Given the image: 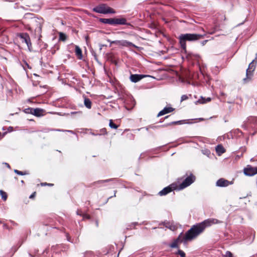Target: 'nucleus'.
<instances>
[{"label": "nucleus", "mask_w": 257, "mask_h": 257, "mask_svg": "<svg viewBox=\"0 0 257 257\" xmlns=\"http://www.w3.org/2000/svg\"><path fill=\"white\" fill-rule=\"evenodd\" d=\"M222 222L215 218H208L204 220L200 223L193 225L191 228L189 229L186 233L185 236H183L182 233H181L178 237L170 244L171 248L178 247V243L183 242L186 244L187 241L191 240L196 238L200 234H201L204 229L208 227L211 226L212 224H219Z\"/></svg>", "instance_id": "nucleus-1"}, {"label": "nucleus", "mask_w": 257, "mask_h": 257, "mask_svg": "<svg viewBox=\"0 0 257 257\" xmlns=\"http://www.w3.org/2000/svg\"><path fill=\"white\" fill-rule=\"evenodd\" d=\"M205 35H201L198 34H190L187 33L181 34L179 37V42L181 47L183 50H186V41L194 42L202 39Z\"/></svg>", "instance_id": "nucleus-2"}, {"label": "nucleus", "mask_w": 257, "mask_h": 257, "mask_svg": "<svg viewBox=\"0 0 257 257\" xmlns=\"http://www.w3.org/2000/svg\"><path fill=\"white\" fill-rule=\"evenodd\" d=\"M99 21L104 24H108L111 26L127 25L133 27V25L127 22V20L124 18H100Z\"/></svg>", "instance_id": "nucleus-3"}, {"label": "nucleus", "mask_w": 257, "mask_h": 257, "mask_svg": "<svg viewBox=\"0 0 257 257\" xmlns=\"http://www.w3.org/2000/svg\"><path fill=\"white\" fill-rule=\"evenodd\" d=\"M92 11L102 14H115V11L105 4H100L93 8Z\"/></svg>", "instance_id": "nucleus-4"}, {"label": "nucleus", "mask_w": 257, "mask_h": 257, "mask_svg": "<svg viewBox=\"0 0 257 257\" xmlns=\"http://www.w3.org/2000/svg\"><path fill=\"white\" fill-rule=\"evenodd\" d=\"M187 177L183 181V182L179 185V187H177L178 190H183L184 188L189 186L193 183H194L196 180L195 176L192 173H189V175L186 173Z\"/></svg>", "instance_id": "nucleus-5"}, {"label": "nucleus", "mask_w": 257, "mask_h": 257, "mask_svg": "<svg viewBox=\"0 0 257 257\" xmlns=\"http://www.w3.org/2000/svg\"><path fill=\"white\" fill-rule=\"evenodd\" d=\"M17 37H19L20 41L22 43H25L27 45L29 51L32 50V43L28 34L27 33H17Z\"/></svg>", "instance_id": "nucleus-6"}, {"label": "nucleus", "mask_w": 257, "mask_h": 257, "mask_svg": "<svg viewBox=\"0 0 257 257\" xmlns=\"http://www.w3.org/2000/svg\"><path fill=\"white\" fill-rule=\"evenodd\" d=\"M255 68V64L253 60L251 63H249L248 67L246 70V78L243 79V81L245 82H247L248 80L251 79L252 76L253 71L254 70Z\"/></svg>", "instance_id": "nucleus-7"}, {"label": "nucleus", "mask_w": 257, "mask_h": 257, "mask_svg": "<svg viewBox=\"0 0 257 257\" xmlns=\"http://www.w3.org/2000/svg\"><path fill=\"white\" fill-rule=\"evenodd\" d=\"M174 190H178L177 186L176 184L173 183L170 185L166 187H165L163 189H162L158 193V194L160 196H164L168 194V193H170L171 192Z\"/></svg>", "instance_id": "nucleus-8"}, {"label": "nucleus", "mask_w": 257, "mask_h": 257, "mask_svg": "<svg viewBox=\"0 0 257 257\" xmlns=\"http://www.w3.org/2000/svg\"><path fill=\"white\" fill-rule=\"evenodd\" d=\"M243 173L247 176H252L257 174V167H252L251 165H247L244 168Z\"/></svg>", "instance_id": "nucleus-9"}, {"label": "nucleus", "mask_w": 257, "mask_h": 257, "mask_svg": "<svg viewBox=\"0 0 257 257\" xmlns=\"http://www.w3.org/2000/svg\"><path fill=\"white\" fill-rule=\"evenodd\" d=\"M147 76H148L143 74H131L130 76V79L132 82L137 83Z\"/></svg>", "instance_id": "nucleus-10"}, {"label": "nucleus", "mask_w": 257, "mask_h": 257, "mask_svg": "<svg viewBox=\"0 0 257 257\" xmlns=\"http://www.w3.org/2000/svg\"><path fill=\"white\" fill-rule=\"evenodd\" d=\"M232 184V182L225 180L224 178H220L216 182V185L218 187H227Z\"/></svg>", "instance_id": "nucleus-11"}, {"label": "nucleus", "mask_w": 257, "mask_h": 257, "mask_svg": "<svg viewBox=\"0 0 257 257\" xmlns=\"http://www.w3.org/2000/svg\"><path fill=\"white\" fill-rule=\"evenodd\" d=\"M174 110V108L172 107H165L163 109L161 110L158 114L157 116L159 117L167 114L168 113L171 112Z\"/></svg>", "instance_id": "nucleus-12"}, {"label": "nucleus", "mask_w": 257, "mask_h": 257, "mask_svg": "<svg viewBox=\"0 0 257 257\" xmlns=\"http://www.w3.org/2000/svg\"><path fill=\"white\" fill-rule=\"evenodd\" d=\"M117 43L119 45H121V46H124V47H135V48L137 47L133 43L127 41V40H121V41H118Z\"/></svg>", "instance_id": "nucleus-13"}, {"label": "nucleus", "mask_w": 257, "mask_h": 257, "mask_svg": "<svg viewBox=\"0 0 257 257\" xmlns=\"http://www.w3.org/2000/svg\"><path fill=\"white\" fill-rule=\"evenodd\" d=\"M44 112V110L41 108H33L32 110V114L36 116H41L43 115V113Z\"/></svg>", "instance_id": "nucleus-14"}, {"label": "nucleus", "mask_w": 257, "mask_h": 257, "mask_svg": "<svg viewBox=\"0 0 257 257\" xmlns=\"http://www.w3.org/2000/svg\"><path fill=\"white\" fill-rule=\"evenodd\" d=\"M211 101V98L210 97H203L201 96L200 99H199L196 102V103H200V104H204L205 103H207L208 102H209Z\"/></svg>", "instance_id": "nucleus-15"}, {"label": "nucleus", "mask_w": 257, "mask_h": 257, "mask_svg": "<svg viewBox=\"0 0 257 257\" xmlns=\"http://www.w3.org/2000/svg\"><path fill=\"white\" fill-rule=\"evenodd\" d=\"M215 150L217 154L219 156L225 152V149L221 145H217Z\"/></svg>", "instance_id": "nucleus-16"}, {"label": "nucleus", "mask_w": 257, "mask_h": 257, "mask_svg": "<svg viewBox=\"0 0 257 257\" xmlns=\"http://www.w3.org/2000/svg\"><path fill=\"white\" fill-rule=\"evenodd\" d=\"M75 54L79 59H82V54L81 49L77 45L75 46Z\"/></svg>", "instance_id": "nucleus-17"}, {"label": "nucleus", "mask_w": 257, "mask_h": 257, "mask_svg": "<svg viewBox=\"0 0 257 257\" xmlns=\"http://www.w3.org/2000/svg\"><path fill=\"white\" fill-rule=\"evenodd\" d=\"M84 103L86 108L88 109H90L91 108L92 103L90 99L85 96L84 97Z\"/></svg>", "instance_id": "nucleus-18"}, {"label": "nucleus", "mask_w": 257, "mask_h": 257, "mask_svg": "<svg viewBox=\"0 0 257 257\" xmlns=\"http://www.w3.org/2000/svg\"><path fill=\"white\" fill-rule=\"evenodd\" d=\"M0 195L1 196L2 199L4 201H5L7 200L8 196L6 192H5L2 190H0Z\"/></svg>", "instance_id": "nucleus-19"}, {"label": "nucleus", "mask_w": 257, "mask_h": 257, "mask_svg": "<svg viewBox=\"0 0 257 257\" xmlns=\"http://www.w3.org/2000/svg\"><path fill=\"white\" fill-rule=\"evenodd\" d=\"M109 126L111 128H114V129H116L118 127V125L115 124V123H114L113 122V120L112 119L109 120Z\"/></svg>", "instance_id": "nucleus-20"}, {"label": "nucleus", "mask_w": 257, "mask_h": 257, "mask_svg": "<svg viewBox=\"0 0 257 257\" xmlns=\"http://www.w3.org/2000/svg\"><path fill=\"white\" fill-rule=\"evenodd\" d=\"M66 39V35L63 33H59V40L62 41H65Z\"/></svg>", "instance_id": "nucleus-21"}, {"label": "nucleus", "mask_w": 257, "mask_h": 257, "mask_svg": "<svg viewBox=\"0 0 257 257\" xmlns=\"http://www.w3.org/2000/svg\"><path fill=\"white\" fill-rule=\"evenodd\" d=\"M176 253L180 255L181 257H186L185 253L181 249H179Z\"/></svg>", "instance_id": "nucleus-22"}, {"label": "nucleus", "mask_w": 257, "mask_h": 257, "mask_svg": "<svg viewBox=\"0 0 257 257\" xmlns=\"http://www.w3.org/2000/svg\"><path fill=\"white\" fill-rule=\"evenodd\" d=\"M33 108L29 107L24 110V112L27 114H32Z\"/></svg>", "instance_id": "nucleus-23"}, {"label": "nucleus", "mask_w": 257, "mask_h": 257, "mask_svg": "<svg viewBox=\"0 0 257 257\" xmlns=\"http://www.w3.org/2000/svg\"><path fill=\"white\" fill-rule=\"evenodd\" d=\"M117 181L118 180L116 179H107V180L99 181L98 182L99 183H103V182H109V181H114L115 182Z\"/></svg>", "instance_id": "nucleus-24"}, {"label": "nucleus", "mask_w": 257, "mask_h": 257, "mask_svg": "<svg viewBox=\"0 0 257 257\" xmlns=\"http://www.w3.org/2000/svg\"><path fill=\"white\" fill-rule=\"evenodd\" d=\"M29 174L28 171H21L17 170V175H28Z\"/></svg>", "instance_id": "nucleus-25"}, {"label": "nucleus", "mask_w": 257, "mask_h": 257, "mask_svg": "<svg viewBox=\"0 0 257 257\" xmlns=\"http://www.w3.org/2000/svg\"><path fill=\"white\" fill-rule=\"evenodd\" d=\"M184 120H178V121H172L171 122H169V124H171V125H173V124H182V122Z\"/></svg>", "instance_id": "nucleus-26"}, {"label": "nucleus", "mask_w": 257, "mask_h": 257, "mask_svg": "<svg viewBox=\"0 0 257 257\" xmlns=\"http://www.w3.org/2000/svg\"><path fill=\"white\" fill-rule=\"evenodd\" d=\"M224 257H233L232 253L230 251H226L224 255Z\"/></svg>", "instance_id": "nucleus-27"}, {"label": "nucleus", "mask_w": 257, "mask_h": 257, "mask_svg": "<svg viewBox=\"0 0 257 257\" xmlns=\"http://www.w3.org/2000/svg\"><path fill=\"white\" fill-rule=\"evenodd\" d=\"M135 228V226L134 225H133V222L128 224L126 226V229L127 230H129V229H134Z\"/></svg>", "instance_id": "nucleus-28"}, {"label": "nucleus", "mask_w": 257, "mask_h": 257, "mask_svg": "<svg viewBox=\"0 0 257 257\" xmlns=\"http://www.w3.org/2000/svg\"><path fill=\"white\" fill-rule=\"evenodd\" d=\"M188 98V96L186 95H183L181 98V101H183L185 100Z\"/></svg>", "instance_id": "nucleus-29"}, {"label": "nucleus", "mask_w": 257, "mask_h": 257, "mask_svg": "<svg viewBox=\"0 0 257 257\" xmlns=\"http://www.w3.org/2000/svg\"><path fill=\"white\" fill-rule=\"evenodd\" d=\"M91 54H92V55L94 57L95 60L97 61L98 59H97V55H96L95 52L94 51H92Z\"/></svg>", "instance_id": "nucleus-30"}, {"label": "nucleus", "mask_w": 257, "mask_h": 257, "mask_svg": "<svg viewBox=\"0 0 257 257\" xmlns=\"http://www.w3.org/2000/svg\"><path fill=\"white\" fill-rule=\"evenodd\" d=\"M82 216L83 217V219H90V216L87 214H82Z\"/></svg>", "instance_id": "nucleus-31"}, {"label": "nucleus", "mask_w": 257, "mask_h": 257, "mask_svg": "<svg viewBox=\"0 0 257 257\" xmlns=\"http://www.w3.org/2000/svg\"><path fill=\"white\" fill-rule=\"evenodd\" d=\"M101 134L105 135L107 134L106 130L105 128H102L100 130Z\"/></svg>", "instance_id": "nucleus-32"}, {"label": "nucleus", "mask_w": 257, "mask_h": 257, "mask_svg": "<svg viewBox=\"0 0 257 257\" xmlns=\"http://www.w3.org/2000/svg\"><path fill=\"white\" fill-rule=\"evenodd\" d=\"M66 236L67 237V240L70 242H73V241L71 240L70 236L69 235L68 233L66 234Z\"/></svg>", "instance_id": "nucleus-33"}, {"label": "nucleus", "mask_w": 257, "mask_h": 257, "mask_svg": "<svg viewBox=\"0 0 257 257\" xmlns=\"http://www.w3.org/2000/svg\"><path fill=\"white\" fill-rule=\"evenodd\" d=\"M41 185L42 186H53V184H50V183H41Z\"/></svg>", "instance_id": "nucleus-34"}, {"label": "nucleus", "mask_w": 257, "mask_h": 257, "mask_svg": "<svg viewBox=\"0 0 257 257\" xmlns=\"http://www.w3.org/2000/svg\"><path fill=\"white\" fill-rule=\"evenodd\" d=\"M55 131H58V132H65V131H67V132H70V133H73L72 131H66V130H59V129L55 130Z\"/></svg>", "instance_id": "nucleus-35"}, {"label": "nucleus", "mask_w": 257, "mask_h": 257, "mask_svg": "<svg viewBox=\"0 0 257 257\" xmlns=\"http://www.w3.org/2000/svg\"><path fill=\"white\" fill-rule=\"evenodd\" d=\"M35 195H36V192H34L33 193H32L30 196H29V198L30 199H32V198H33L35 196Z\"/></svg>", "instance_id": "nucleus-36"}, {"label": "nucleus", "mask_w": 257, "mask_h": 257, "mask_svg": "<svg viewBox=\"0 0 257 257\" xmlns=\"http://www.w3.org/2000/svg\"><path fill=\"white\" fill-rule=\"evenodd\" d=\"M207 41H208V40H204V41H202V42H201V45H202V46H204V45H205L206 44V43H207Z\"/></svg>", "instance_id": "nucleus-37"}, {"label": "nucleus", "mask_w": 257, "mask_h": 257, "mask_svg": "<svg viewBox=\"0 0 257 257\" xmlns=\"http://www.w3.org/2000/svg\"><path fill=\"white\" fill-rule=\"evenodd\" d=\"M203 154L208 156L210 154V152L208 150H205V151H204Z\"/></svg>", "instance_id": "nucleus-38"}, {"label": "nucleus", "mask_w": 257, "mask_h": 257, "mask_svg": "<svg viewBox=\"0 0 257 257\" xmlns=\"http://www.w3.org/2000/svg\"><path fill=\"white\" fill-rule=\"evenodd\" d=\"M13 127L12 126H9L8 128V132H11L13 131Z\"/></svg>", "instance_id": "nucleus-39"}, {"label": "nucleus", "mask_w": 257, "mask_h": 257, "mask_svg": "<svg viewBox=\"0 0 257 257\" xmlns=\"http://www.w3.org/2000/svg\"><path fill=\"white\" fill-rule=\"evenodd\" d=\"M169 124V123H166V124H164L161 125V126H162V127H167V126H170L171 124Z\"/></svg>", "instance_id": "nucleus-40"}, {"label": "nucleus", "mask_w": 257, "mask_h": 257, "mask_svg": "<svg viewBox=\"0 0 257 257\" xmlns=\"http://www.w3.org/2000/svg\"><path fill=\"white\" fill-rule=\"evenodd\" d=\"M158 127H159V126H156V125H150L149 126V127L152 128H158Z\"/></svg>", "instance_id": "nucleus-41"}, {"label": "nucleus", "mask_w": 257, "mask_h": 257, "mask_svg": "<svg viewBox=\"0 0 257 257\" xmlns=\"http://www.w3.org/2000/svg\"><path fill=\"white\" fill-rule=\"evenodd\" d=\"M82 214L83 213H80V212L79 211H78V210L77 211V214L78 215L82 216Z\"/></svg>", "instance_id": "nucleus-42"}, {"label": "nucleus", "mask_w": 257, "mask_h": 257, "mask_svg": "<svg viewBox=\"0 0 257 257\" xmlns=\"http://www.w3.org/2000/svg\"><path fill=\"white\" fill-rule=\"evenodd\" d=\"M139 223L138 222H133V225H134L135 226H136V225H139Z\"/></svg>", "instance_id": "nucleus-43"}, {"label": "nucleus", "mask_w": 257, "mask_h": 257, "mask_svg": "<svg viewBox=\"0 0 257 257\" xmlns=\"http://www.w3.org/2000/svg\"><path fill=\"white\" fill-rule=\"evenodd\" d=\"M55 247H55V246H52L51 247V250H52V251H54V250H55Z\"/></svg>", "instance_id": "nucleus-44"}, {"label": "nucleus", "mask_w": 257, "mask_h": 257, "mask_svg": "<svg viewBox=\"0 0 257 257\" xmlns=\"http://www.w3.org/2000/svg\"><path fill=\"white\" fill-rule=\"evenodd\" d=\"M5 164L8 168H10V165L8 163H5Z\"/></svg>", "instance_id": "nucleus-45"}, {"label": "nucleus", "mask_w": 257, "mask_h": 257, "mask_svg": "<svg viewBox=\"0 0 257 257\" xmlns=\"http://www.w3.org/2000/svg\"><path fill=\"white\" fill-rule=\"evenodd\" d=\"M95 225L97 227L98 226V221L97 220L95 221Z\"/></svg>", "instance_id": "nucleus-46"}, {"label": "nucleus", "mask_w": 257, "mask_h": 257, "mask_svg": "<svg viewBox=\"0 0 257 257\" xmlns=\"http://www.w3.org/2000/svg\"><path fill=\"white\" fill-rule=\"evenodd\" d=\"M91 134L93 136H97V135H100V134H94V133H91Z\"/></svg>", "instance_id": "nucleus-47"}, {"label": "nucleus", "mask_w": 257, "mask_h": 257, "mask_svg": "<svg viewBox=\"0 0 257 257\" xmlns=\"http://www.w3.org/2000/svg\"><path fill=\"white\" fill-rule=\"evenodd\" d=\"M166 227L169 228L171 230L173 229L172 226H168V225H166Z\"/></svg>", "instance_id": "nucleus-48"}, {"label": "nucleus", "mask_w": 257, "mask_h": 257, "mask_svg": "<svg viewBox=\"0 0 257 257\" xmlns=\"http://www.w3.org/2000/svg\"><path fill=\"white\" fill-rule=\"evenodd\" d=\"M235 131H237L238 133H240V134H242L241 132L238 129H237V130H236Z\"/></svg>", "instance_id": "nucleus-49"}, {"label": "nucleus", "mask_w": 257, "mask_h": 257, "mask_svg": "<svg viewBox=\"0 0 257 257\" xmlns=\"http://www.w3.org/2000/svg\"><path fill=\"white\" fill-rule=\"evenodd\" d=\"M25 63L26 65L28 67H29V65H28V64L26 62H25Z\"/></svg>", "instance_id": "nucleus-50"}, {"label": "nucleus", "mask_w": 257, "mask_h": 257, "mask_svg": "<svg viewBox=\"0 0 257 257\" xmlns=\"http://www.w3.org/2000/svg\"><path fill=\"white\" fill-rule=\"evenodd\" d=\"M149 128H150V127H149V126H148V127H146V130L147 131H148V129H149Z\"/></svg>", "instance_id": "nucleus-51"}, {"label": "nucleus", "mask_w": 257, "mask_h": 257, "mask_svg": "<svg viewBox=\"0 0 257 257\" xmlns=\"http://www.w3.org/2000/svg\"><path fill=\"white\" fill-rule=\"evenodd\" d=\"M20 65H21V66L23 67L24 69H25V70L26 69L25 67L24 66H22L21 64H20Z\"/></svg>", "instance_id": "nucleus-52"}, {"label": "nucleus", "mask_w": 257, "mask_h": 257, "mask_svg": "<svg viewBox=\"0 0 257 257\" xmlns=\"http://www.w3.org/2000/svg\"><path fill=\"white\" fill-rule=\"evenodd\" d=\"M44 252H46V253H47V249H45V250L44 251Z\"/></svg>", "instance_id": "nucleus-53"}, {"label": "nucleus", "mask_w": 257, "mask_h": 257, "mask_svg": "<svg viewBox=\"0 0 257 257\" xmlns=\"http://www.w3.org/2000/svg\"><path fill=\"white\" fill-rule=\"evenodd\" d=\"M6 133H7V132H4V133H3V136H4L6 134Z\"/></svg>", "instance_id": "nucleus-54"}, {"label": "nucleus", "mask_w": 257, "mask_h": 257, "mask_svg": "<svg viewBox=\"0 0 257 257\" xmlns=\"http://www.w3.org/2000/svg\"><path fill=\"white\" fill-rule=\"evenodd\" d=\"M169 116V115H167V116H165V118H168Z\"/></svg>", "instance_id": "nucleus-55"}, {"label": "nucleus", "mask_w": 257, "mask_h": 257, "mask_svg": "<svg viewBox=\"0 0 257 257\" xmlns=\"http://www.w3.org/2000/svg\"><path fill=\"white\" fill-rule=\"evenodd\" d=\"M3 136H1V133L0 132V138H2Z\"/></svg>", "instance_id": "nucleus-56"}, {"label": "nucleus", "mask_w": 257, "mask_h": 257, "mask_svg": "<svg viewBox=\"0 0 257 257\" xmlns=\"http://www.w3.org/2000/svg\"><path fill=\"white\" fill-rule=\"evenodd\" d=\"M14 172L16 173V172H17L16 169L14 170Z\"/></svg>", "instance_id": "nucleus-57"}, {"label": "nucleus", "mask_w": 257, "mask_h": 257, "mask_svg": "<svg viewBox=\"0 0 257 257\" xmlns=\"http://www.w3.org/2000/svg\"><path fill=\"white\" fill-rule=\"evenodd\" d=\"M221 95H224V94L223 93H222H222H221Z\"/></svg>", "instance_id": "nucleus-58"}, {"label": "nucleus", "mask_w": 257, "mask_h": 257, "mask_svg": "<svg viewBox=\"0 0 257 257\" xmlns=\"http://www.w3.org/2000/svg\"><path fill=\"white\" fill-rule=\"evenodd\" d=\"M3 130H4V131H5V128H4V127H3Z\"/></svg>", "instance_id": "nucleus-59"}, {"label": "nucleus", "mask_w": 257, "mask_h": 257, "mask_svg": "<svg viewBox=\"0 0 257 257\" xmlns=\"http://www.w3.org/2000/svg\"><path fill=\"white\" fill-rule=\"evenodd\" d=\"M21 182H22V183H24V181H23V180H22V181H21Z\"/></svg>", "instance_id": "nucleus-60"}, {"label": "nucleus", "mask_w": 257, "mask_h": 257, "mask_svg": "<svg viewBox=\"0 0 257 257\" xmlns=\"http://www.w3.org/2000/svg\"><path fill=\"white\" fill-rule=\"evenodd\" d=\"M115 192H116V191H115ZM114 196H115V193H114Z\"/></svg>", "instance_id": "nucleus-61"}, {"label": "nucleus", "mask_w": 257, "mask_h": 257, "mask_svg": "<svg viewBox=\"0 0 257 257\" xmlns=\"http://www.w3.org/2000/svg\"><path fill=\"white\" fill-rule=\"evenodd\" d=\"M256 59H257V53H256Z\"/></svg>", "instance_id": "nucleus-62"}]
</instances>
